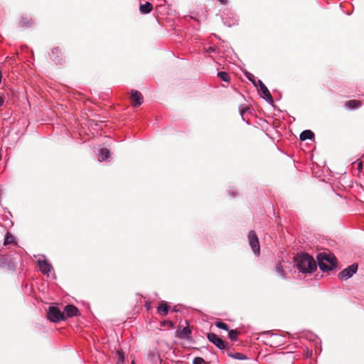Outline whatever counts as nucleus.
<instances>
[{
    "label": "nucleus",
    "instance_id": "f257e3e1",
    "mask_svg": "<svg viewBox=\"0 0 364 364\" xmlns=\"http://www.w3.org/2000/svg\"><path fill=\"white\" fill-rule=\"evenodd\" d=\"M295 266L303 274L312 273L316 269L314 259L307 253L298 254L294 257Z\"/></svg>",
    "mask_w": 364,
    "mask_h": 364
},
{
    "label": "nucleus",
    "instance_id": "f03ea898",
    "mask_svg": "<svg viewBox=\"0 0 364 364\" xmlns=\"http://www.w3.org/2000/svg\"><path fill=\"white\" fill-rule=\"evenodd\" d=\"M318 265L322 271H330L337 265V259L332 254L322 252L317 257Z\"/></svg>",
    "mask_w": 364,
    "mask_h": 364
},
{
    "label": "nucleus",
    "instance_id": "7ed1b4c3",
    "mask_svg": "<svg viewBox=\"0 0 364 364\" xmlns=\"http://www.w3.org/2000/svg\"><path fill=\"white\" fill-rule=\"evenodd\" d=\"M48 318L51 322L57 323L60 321H65V316L58 307L50 306L48 311Z\"/></svg>",
    "mask_w": 364,
    "mask_h": 364
},
{
    "label": "nucleus",
    "instance_id": "20e7f679",
    "mask_svg": "<svg viewBox=\"0 0 364 364\" xmlns=\"http://www.w3.org/2000/svg\"><path fill=\"white\" fill-rule=\"evenodd\" d=\"M358 267V266L356 263L348 266L347 268L344 269L338 273V279L343 281L348 279L349 278L352 277L354 274L356 273Z\"/></svg>",
    "mask_w": 364,
    "mask_h": 364
},
{
    "label": "nucleus",
    "instance_id": "39448f33",
    "mask_svg": "<svg viewBox=\"0 0 364 364\" xmlns=\"http://www.w3.org/2000/svg\"><path fill=\"white\" fill-rule=\"evenodd\" d=\"M248 240L250 245L254 252V254L257 256L259 255L260 253V247L258 237L254 230H251L248 234Z\"/></svg>",
    "mask_w": 364,
    "mask_h": 364
},
{
    "label": "nucleus",
    "instance_id": "423d86ee",
    "mask_svg": "<svg viewBox=\"0 0 364 364\" xmlns=\"http://www.w3.org/2000/svg\"><path fill=\"white\" fill-rule=\"evenodd\" d=\"M38 265L39 267L40 271L46 274L48 277H50V274L52 273L53 267L52 265L45 259L39 258L38 260Z\"/></svg>",
    "mask_w": 364,
    "mask_h": 364
},
{
    "label": "nucleus",
    "instance_id": "0eeeda50",
    "mask_svg": "<svg viewBox=\"0 0 364 364\" xmlns=\"http://www.w3.org/2000/svg\"><path fill=\"white\" fill-rule=\"evenodd\" d=\"M207 338L210 342L213 343L219 349L223 350L225 348V342L220 338H219L215 333H208L207 335Z\"/></svg>",
    "mask_w": 364,
    "mask_h": 364
},
{
    "label": "nucleus",
    "instance_id": "6e6552de",
    "mask_svg": "<svg viewBox=\"0 0 364 364\" xmlns=\"http://www.w3.org/2000/svg\"><path fill=\"white\" fill-rule=\"evenodd\" d=\"M257 86L259 87V90L262 92V93L263 95L262 97L264 99H265V100L268 103L273 104V98H272L269 90L267 89L266 85L263 83V82L261 80H257Z\"/></svg>",
    "mask_w": 364,
    "mask_h": 364
},
{
    "label": "nucleus",
    "instance_id": "1a4fd4ad",
    "mask_svg": "<svg viewBox=\"0 0 364 364\" xmlns=\"http://www.w3.org/2000/svg\"><path fill=\"white\" fill-rule=\"evenodd\" d=\"M50 58L56 65H61L63 63L60 50L58 48H54L52 50Z\"/></svg>",
    "mask_w": 364,
    "mask_h": 364
},
{
    "label": "nucleus",
    "instance_id": "9d476101",
    "mask_svg": "<svg viewBox=\"0 0 364 364\" xmlns=\"http://www.w3.org/2000/svg\"><path fill=\"white\" fill-rule=\"evenodd\" d=\"M131 99L134 107H138L143 103V97L141 94L135 90L131 91Z\"/></svg>",
    "mask_w": 364,
    "mask_h": 364
},
{
    "label": "nucleus",
    "instance_id": "9b49d317",
    "mask_svg": "<svg viewBox=\"0 0 364 364\" xmlns=\"http://www.w3.org/2000/svg\"><path fill=\"white\" fill-rule=\"evenodd\" d=\"M79 311L76 306L72 304L66 305L64 308V315L65 316V319L68 317H73L75 316H77Z\"/></svg>",
    "mask_w": 364,
    "mask_h": 364
},
{
    "label": "nucleus",
    "instance_id": "f8f14e48",
    "mask_svg": "<svg viewBox=\"0 0 364 364\" xmlns=\"http://www.w3.org/2000/svg\"><path fill=\"white\" fill-rule=\"evenodd\" d=\"M191 333V331L188 327L180 326L176 331V335L182 339L188 338Z\"/></svg>",
    "mask_w": 364,
    "mask_h": 364
},
{
    "label": "nucleus",
    "instance_id": "ddd939ff",
    "mask_svg": "<svg viewBox=\"0 0 364 364\" xmlns=\"http://www.w3.org/2000/svg\"><path fill=\"white\" fill-rule=\"evenodd\" d=\"M283 338L282 336L277 334V333H272L269 337V342L271 346H279L283 343Z\"/></svg>",
    "mask_w": 364,
    "mask_h": 364
},
{
    "label": "nucleus",
    "instance_id": "4468645a",
    "mask_svg": "<svg viewBox=\"0 0 364 364\" xmlns=\"http://www.w3.org/2000/svg\"><path fill=\"white\" fill-rule=\"evenodd\" d=\"M110 156V151L109 149L102 148L99 150L98 157L99 161H106Z\"/></svg>",
    "mask_w": 364,
    "mask_h": 364
},
{
    "label": "nucleus",
    "instance_id": "2eb2a0df",
    "mask_svg": "<svg viewBox=\"0 0 364 364\" xmlns=\"http://www.w3.org/2000/svg\"><path fill=\"white\" fill-rule=\"evenodd\" d=\"M153 9V6L150 2H146L144 4H141L139 7V11L143 14H149Z\"/></svg>",
    "mask_w": 364,
    "mask_h": 364
},
{
    "label": "nucleus",
    "instance_id": "dca6fc26",
    "mask_svg": "<svg viewBox=\"0 0 364 364\" xmlns=\"http://www.w3.org/2000/svg\"><path fill=\"white\" fill-rule=\"evenodd\" d=\"M314 137V132L309 129L303 131L299 135V139L301 141H305L306 139H312Z\"/></svg>",
    "mask_w": 364,
    "mask_h": 364
},
{
    "label": "nucleus",
    "instance_id": "f3484780",
    "mask_svg": "<svg viewBox=\"0 0 364 364\" xmlns=\"http://www.w3.org/2000/svg\"><path fill=\"white\" fill-rule=\"evenodd\" d=\"M157 310L161 315L164 316H166L168 312V306L167 303L162 301L161 304L159 306Z\"/></svg>",
    "mask_w": 364,
    "mask_h": 364
},
{
    "label": "nucleus",
    "instance_id": "a211bd4d",
    "mask_svg": "<svg viewBox=\"0 0 364 364\" xmlns=\"http://www.w3.org/2000/svg\"><path fill=\"white\" fill-rule=\"evenodd\" d=\"M360 102L357 100H349L346 103V107L348 109H353L358 108L360 106Z\"/></svg>",
    "mask_w": 364,
    "mask_h": 364
},
{
    "label": "nucleus",
    "instance_id": "6ab92c4d",
    "mask_svg": "<svg viewBox=\"0 0 364 364\" xmlns=\"http://www.w3.org/2000/svg\"><path fill=\"white\" fill-rule=\"evenodd\" d=\"M275 269L279 277H281L283 279H286L284 267L283 265L282 264V262H279L276 265Z\"/></svg>",
    "mask_w": 364,
    "mask_h": 364
},
{
    "label": "nucleus",
    "instance_id": "aec40b11",
    "mask_svg": "<svg viewBox=\"0 0 364 364\" xmlns=\"http://www.w3.org/2000/svg\"><path fill=\"white\" fill-rule=\"evenodd\" d=\"M15 242V237L9 232H6L4 238V245H7Z\"/></svg>",
    "mask_w": 364,
    "mask_h": 364
},
{
    "label": "nucleus",
    "instance_id": "412c9836",
    "mask_svg": "<svg viewBox=\"0 0 364 364\" xmlns=\"http://www.w3.org/2000/svg\"><path fill=\"white\" fill-rule=\"evenodd\" d=\"M218 76L225 82H228L230 80L229 74L224 71H220L218 73Z\"/></svg>",
    "mask_w": 364,
    "mask_h": 364
},
{
    "label": "nucleus",
    "instance_id": "4be33fe9",
    "mask_svg": "<svg viewBox=\"0 0 364 364\" xmlns=\"http://www.w3.org/2000/svg\"><path fill=\"white\" fill-rule=\"evenodd\" d=\"M229 338L232 341H237V331L236 330H229Z\"/></svg>",
    "mask_w": 364,
    "mask_h": 364
},
{
    "label": "nucleus",
    "instance_id": "5701e85b",
    "mask_svg": "<svg viewBox=\"0 0 364 364\" xmlns=\"http://www.w3.org/2000/svg\"><path fill=\"white\" fill-rule=\"evenodd\" d=\"M215 326L217 328L225 330L227 331L230 330L228 326L225 323H223L220 321L215 322Z\"/></svg>",
    "mask_w": 364,
    "mask_h": 364
},
{
    "label": "nucleus",
    "instance_id": "b1692460",
    "mask_svg": "<svg viewBox=\"0 0 364 364\" xmlns=\"http://www.w3.org/2000/svg\"><path fill=\"white\" fill-rule=\"evenodd\" d=\"M230 356L235 359L241 360L247 359L246 355H245L244 354L240 353H236L233 355H230Z\"/></svg>",
    "mask_w": 364,
    "mask_h": 364
},
{
    "label": "nucleus",
    "instance_id": "393cba45",
    "mask_svg": "<svg viewBox=\"0 0 364 364\" xmlns=\"http://www.w3.org/2000/svg\"><path fill=\"white\" fill-rule=\"evenodd\" d=\"M19 24L22 27H28L31 23L27 18H22L19 22Z\"/></svg>",
    "mask_w": 364,
    "mask_h": 364
},
{
    "label": "nucleus",
    "instance_id": "a878e982",
    "mask_svg": "<svg viewBox=\"0 0 364 364\" xmlns=\"http://www.w3.org/2000/svg\"><path fill=\"white\" fill-rule=\"evenodd\" d=\"M116 355L117 356V360L119 363H124V357L123 353L121 350H117V353H116Z\"/></svg>",
    "mask_w": 364,
    "mask_h": 364
},
{
    "label": "nucleus",
    "instance_id": "bb28decb",
    "mask_svg": "<svg viewBox=\"0 0 364 364\" xmlns=\"http://www.w3.org/2000/svg\"><path fill=\"white\" fill-rule=\"evenodd\" d=\"M205 360L200 357H196L193 359V364H204Z\"/></svg>",
    "mask_w": 364,
    "mask_h": 364
},
{
    "label": "nucleus",
    "instance_id": "cd10ccee",
    "mask_svg": "<svg viewBox=\"0 0 364 364\" xmlns=\"http://www.w3.org/2000/svg\"><path fill=\"white\" fill-rule=\"evenodd\" d=\"M254 75L249 73L248 75H247V78L253 83V85L256 87H257V81L256 82L253 78H254Z\"/></svg>",
    "mask_w": 364,
    "mask_h": 364
},
{
    "label": "nucleus",
    "instance_id": "c85d7f7f",
    "mask_svg": "<svg viewBox=\"0 0 364 364\" xmlns=\"http://www.w3.org/2000/svg\"><path fill=\"white\" fill-rule=\"evenodd\" d=\"M7 259L6 257H3L0 259V266L5 267L6 264Z\"/></svg>",
    "mask_w": 364,
    "mask_h": 364
},
{
    "label": "nucleus",
    "instance_id": "c756f323",
    "mask_svg": "<svg viewBox=\"0 0 364 364\" xmlns=\"http://www.w3.org/2000/svg\"><path fill=\"white\" fill-rule=\"evenodd\" d=\"M215 50H216V49L214 47L210 46V47L208 48L206 51L208 53H215Z\"/></svg>",
    "mask_w": 364,
    "mask_h": 364
},
{
    "label": "nucleus",
    "instance_id": "7c9ffc66",
    "mask_svg": "<svg viewBox=\"0 0 364 364\" xmlns=\"http://www.w3.org/2000/svg\"><path fill=\"white\" fill-rule=\"evenodd\" d=\"M4 103V99L3 97L0 96V107L1 106H3Z\"/></svg>",
    "mask_w": 364,
    "mask_h": 364
},
{
    "label": "nucleus",
    "instance_id": "2f4dec72",
    "mask_svg": "<svg viewBox=\"0 0 364 364\" xmlns=\"http://www.w3.org/2000/svg\"><path fill=\"white\" fill-rule=\"evenodd\" d=\"M218 1L221 4H223V5H226L228 4V0H218Z\"/></svg>",
    "mask_w": 364,
    "mask_h": 364
},
{
    "label": "nucleus",
    "instance_id": "473e14b6",
    "mask_svg": "<svg viewBox=\"0 0 364 364\" xmlns=\"http://www.w3.org/2000/svg\"><path fill=\"white\" fill-rule=\"evenodd\" d=\"M358 168L359 171H361V169H362V168H363V164H362V162H361V161H360V162L358 163Z\"/></svg>",
    "mask_w": 364,
    "mask_h": 364
},
{
    "label": "nucleus",
    "instance_id": "72a5a7b5",
    "mask_svg": "<svg viewBox=\"0 0 364 364\" xmlns=\"http://www.w3.org/2000/svg\"><path fill=\"white\" fill-rule=\"evenodd\" d=\"M229 193H230L232 196H237V193H236V192L235 193V192H231V191H230V192H229Z\"/></svg>",
    "mask_w": 364,
    "mask_h": 364
},
{
    "label": "nucleus",
    "instance_id": "f704fd0d",
    "mask_svg": "<svg viewBox=\"0 0 364 364\" xmlns=\"http://www.w3.org/2000/svg\"><path fill=\"white\" fill-rule=\"evenodd\" d=\"M240 115L243 118V111H240Z\"/></svg>",
    "mask_w": 364,
    "mask_h": 364
},
{
    "label": "nucleus",
    "instance_id": "c9c22d12",
    "mask_svg": "<svg viewBox=\"0 0 364 364\" xmlns=\"http://www.w3.org/2000/svg\"><path fill=\"white\" fill-rule=\"evenodd\" d=\"M132 364H134V361H132Z\"/></svg>",
    "mask_w": 364,
    "mask_h": 364
}]
</instances>
